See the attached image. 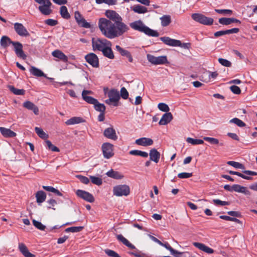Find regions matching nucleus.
I'll return each mask as SVG.
<instances>
[{
	"mask_svg": "<svg viewBox=\"0 0 257 257\" xmlns=\"http://www.w3.org/2000/svg\"><path fill=\"white\" fill-rule=\"evenodd\" d=\"M158 108L162 111L168 112L170 108L167 104L164 103H160L158 105Z\"/></svg>",
	"mask_w": 257,
	"mask_h": 257,
	"instance_id": "603ef678",
	"label": "nucleus"
},
{
	"mask_svg": "<svg viewBox=\"0 0 257 257\" xmlns=\"http://www.w3.org/2000/svg\"><path fill=\"white\" fill-rule=\"evenodd\" d=\"M110 42L105 39L98 38H92V46L93 50L102 51Z\"/></svg>",
	"mask_w": 257,
	"mask_h": 257,
	"instance_id": "7ed1b4c3",
	"label": "nucleus"
},
{
	"mask_svg": "<svg viewBox=\"0 0 257 257\" xmlns=\"http://www.w3.org/2000/svg\"><path fill=\"white\" fill-rule=\"evenodd\" d=\"M227 164L229 165H230L235 168H239L241 169H244V166L241 163H239L235 161H228L227 162Z\"/></svg>",
	"mask_w": 257,
	"mask_h": 257,
	"instance_id": "49530a36",
	"label": "nucleus"
},
{
	"mask_svg": "<svg viewBox=\"0 0 257 257\" xmlns=\"http://www.w3.org/2000/svg\"><path fill=\"white\" fill-rule=\"evenodd\" d=\"M103 135L106 138L113 141L117 139L116 131L112 126L105 129L103 132Z\"/></svg>",
	"mask_w": 257,
	"mask_h": 257,
	"instance_id": "dca6fc26",
	"label": "nucleus"
},
{
	"mask_svg": "<svg viewBox=\"0 0 257 257\" xmlns=\"http://www.w3.org/2000/svg\"><path fill=\"white\" fill-rule=\"evenodd\" d=\"M74 17L78 24L81 27L85 28H90L91 27L90 24L85 21L78 11H76L75 12Z\"/></svg>",
	"mask_w": 257,
	"mask_h": 257,
	"instance_id": "f8f14e48",
	"label": "nucleus"
},
{
	"mask_svg": "<svg viewBox=\"0 0 257 257\" xmlns=\"http://www.w3.org/2000/svg\"><path fill=\"white\" fill-rule=\"evenodd\" d=\"M191 18L195 22L207 26L211 25L214 21L212 18L207 17L200 13L192 14Z\"/></svg>",
	"mask_w": 257,
	"mask_h": 257,
	"instance_id": "20e7f679",
	"label": "nucleus"
},
{
	"mask_svg": "<svg viewBox=\"0 0 257 257\" xmlns=\"http://www.w3.org/2000/svg\"><path fill=\"white\" fill-rule=\"evenodd\" d=\"M130 26L133 30L143 33L147 36L156 37L159 36V33L157 31L150 29L141 20L132 22L130 24Z\"/></svg>",
	"mask_w": 257,
	"mask_h": 257,
	"instance_id": "f03ea898",
	"label": "nucleus"
},
{
	"mask_svg": "<svg viewBox=\"0 0 257 257\" xmlns=\"http://www.w3.org/2000/svg\"><path fill=\"white\" fill-rule=\"evenodd\" d=\"M192 176V173L183 172L178 174V177L180 179L189 178Z\"/></svg>",
	"mask_w": 257,
	"mask_h": 257,
	"instance_id": "052dcab7",
	"label": "nucleus"
},
{
	"mask_svg": "<svg viewBox=\"0 0 257 257\" xmlns=\"http://www.w3.org/2000/svg\"><path fill=\"white\" fill-rule=\"evenodd\" d=\"M218 61L222 65L224 66L230 67L231 66V63L226 59L219 58Z\"/></svg>",
	"mask_w": 257,
	"mask_h": 257,
	"instance_id": "4d7b16f0",
	"label": "nucleus"
},
{
	"mask_svg": "<svg viewBox=\"0 0 257 257\" xmlns=\"http://www.w3.org/2000/svg\"><path fill=\"white\" fill-rule=\"evenodd\" d=\"M230 123H233L237 125L239 127H243L245 126V124L241 120L238 118H233L229 120Z\"/></svg>",
	"mask_w": 257,
	"mask_h": 257,
	"instance_id": "79ce46f5",
	"label": "nucleus"
},
{
	"mask_svg": "<svg viewBox=\"0 0 257 257\" xmlns=\"http://www.w3.org/2000/svg\"><path fill=\"white\" fill-rule=\"evenodd\" d=\"M45 142H46L47 148L49 150H50L53 152H59L60 151V150L59 149V148H57V147L55 146L54 145H53L52 144V143L51 142V141H50L49 140H47V141H46Z\"/></svg>",
	"mask_w": 257,
	"mask_h": 257,
	"instance_id": "de8ad7c7",
	"label": "nucleus"
},
{
	"mask_svg": "<svg viewBox=\"0 0 257 257\" xmlns=\"http://www.w3.org/2000/svg\"><path fill=\"white\" fill-rule=\"evenodd\" d=\"M228 173L230 174H231V175H236L238 176H239L240 177H241L242 178H243L244 179H246V180H251L252 179V178L251 177H249V176H245L238 172H235V171H228Z\"/></svg>",
	"mask_w": 257,
	"mask_h": 257,
	"instance_id": "864d4df0",
	"label": "nucleus"
},
{
	"mask_svg": "<svg viewBox=\"0 0 257 257\" xmlns=\"http://www.w3.org/2000/svg\"><path fill=\"white\" fill-rule=\"evenodd\" d=\"M161 24L162 27H167L171 23V17L170 15H163L160 18Z\"/></svg>",
	"mask_w": 257,
	"mask_h": 257,
	"instance_id": "c85d7f7f",
	"label": "nucleus"
},
{
	"mask_svg": "<svg viewBox=\"0 0 257 257\" xmlns=\"http://www.w3.org/2000/svg\"><path fill=\"white\" fill-rule=\"evenodd\" d=\"M33 225L38 229L41 230H44L46 228V226L43 225L41 222L37 221L35 219L33 220Z\"/></svg>",
	"mask_w": 257,
	"mask_h": 257,
	"instance_id": "3c124183",
	"label": "nucleus"
},
{
	"mask_svg": "<svg viewBox=\"0 0 257 257\" xmlns=\"http://www.w3.org/2000/svg\"><path fill=\"white\" fill-rule=\"evenodd\" d=\"M117 239L120 242H121L123 244L127 246L128 247L135 249V246L130 243L127 239H126L124 237H123L121 234H118L116 235Z\"/></svg>",
	"mask_w": 257,
	"mask_h": 257,
	"instance_id": "cd10ccee",
	"label": "nucleus"
},
{
	"mask_svg": "<svg viewBox=\"0 0 257 257\" xmlns=\"http://www.w3.org/2000/svg\"><path fill=\"white\" fill-rule=\"evenodd\" d=\"M203 140L209 142L211 144L217 145L219 144L218 140L214 138L205 137L203 138Z\"/></svg>",
	"mask_w": 257,
	"mask_h": 257,
	"instance_id": "5fc2aeb1",
	"label": "nucleus"
},
{
	"mask_svg": "<svg viewBox=\"0 0 257 257\" xmlns=\"http://www.w3.org/2000/svg\"><path fill=\"white\" fill-rule=\"evenodd\" d=\"M94 107L96 111L100 112H104L105 110V106L102 103H100L98 101L97 103L94 104Z\"/></svg>",
	"mask_w": 257,
	"mask_h": 257,
	"instance_id": "37998d69",
	"label": "nucleus"
},
{
	"mask_svg": "<svg viewBox=\"0 0 257 257\" xmlns=\"http://www.w3.org/2000/svg\"><path fill=\"white\" fill-rule=\"evenodd\" d=\"M161 245L165 247L166 249L170 250L171 252V254L172 255H175V254L182 255L183 254V252H179L174 249L168 242L164 243L162 242V244H161Z\"/></svg>",
	"mask_w": 257,
	"mask_h": 257,
	"instance_id": "f704fd0d",
	"label": "nucleus"
},
{
	"mask_svg": "<svg viewBox=\"0 0 257 257\" xmlns=\"http://www.w3.org/2000/svg\"><path fill=\"white\" fill-rule=\"evenodd\" d=\"M115 49L122 56L126 57L130 53L128 51L123 49L119 45H116Z\"/></svg>",
	"mask_w": 257,
	"mask_h": 257,
	"instance_id": "09e8293b",
	"label": "nucleus"
},
{
	"mask_svg": "<svg viewBox=\"0 0 257 257\" xmlns=\"http://www.w3.org/2000/svg\"><path fill=\"white\" fill-rule=\"evenodd\" d=\"M14 28L17 34L20 36L28 37L30 35V34L27 29L21 23H15L14 25Z\"/></svg>",
	"mask_w": 257,
	"mask_h": 257,
	"instance_id": "9b49d317",
	"label": "nucleus"
},
{
	"mask_svg": "<svg viewBox=\"0 0 257 257\" xmlns=\"http://www.w3.org/2000/svg\"><path fill=\"white\" fill-rule=\"evenodd\" d=\"M12 45L14 47V50L17 56L23 60L26 59L27 55L24 53V52L23 50L22 44L19 42L13 41Z\"/></svg>",
	"mask_w": 257,
	"mask_h": 257,
	"instance_id": "9d476101",
	"label": "nucleus"
},
{
	"mask_svg": "<svg viewBox=\"0 0 257 257\" xmlns=\"http://www.w3.org/2000/svg\"><path fill=\"white\" fill-rule=\"evenodd\" d=\"M135 143L139 146L147 147L153 145V141L150 138H141L136 140Z\"/></svg>",
	"mask_w": 257,
	"mask_h": 257,
	"instance_id": "f3484780",
	"label": "nucleus"
},
{
	"mask_svg": "<svg viewBox=\"0 0 257 257\" xmlns=\"http://www.w3.org/2000/svg\"><path fill=\"white\" fill-rule=\"evenodd\" d=\"M215 11L218 13L221 14H224V15H231L232 14V11L230 10H219V9H215Z\"/></svg>",
	"mask_w": 257,
	"mask_h": 257,
	"instance_id": "338daca9",
	"label": "nucleus"
},
{
	"mask_svg": "<svg viewBox=\"0 0 257 257\" xmlns=\"http://www.w3.org/2000/svg\"><path fill=\"white\" fill-rule=\"evenodd\" d=\"M232 188L233 189V191L235 192L242 193L245 195H250V192L246 189V188L243 186H241L240 185H233L232 186Z\"/></svg>",
	"mask_w": 257,
	"mask_h": 257,
	"instance_id": "393cba45",
	"label": "nucleus"
},
{
	"mask_svg": "<svg viewBox=\"0 0 257 257\" xmlns=\"http://www.w3.org/2000/svg\"><path fill=\"white\" fill-rule=\"evenodd\" d=\"M90 179H91L92 183L94 184H96L97 185L99 186V185H101L102 183V180L100 178L95 177V176H90Z\"/></svg>",
	"mask_w": 257,
	"mask_h": 257,
	"instance_id": "8fccbe9b",
	"label": "nucleus"
},
{
	"mask_svg": "<svg viewBox=\"0 0 257 257\" xmlns=\"http://www.w3.org/2000/svg\"><path fill=\"white\" fill-rule=\"evenodd\" d=\"M13 42L8 37L5 36L2 37L0 43L3 47L6 48L9 44H12Z\"/></svg>",
	"mask_w": 257,
	"mask_h": 257,
	"instance_id": "e433bc0d",
	"label": "nucleus"
},
{
	"mask_svg": "<svg viewBox=\"0 0 257 257\" xmlns=\"http://www.w3.org/2000/svg\"><path fill=\"white\" fill-rule=\"evenodd\" d=\"M108 96L109 99L105 100V102L108 105H111L113 103L114 106L118 105V101L120 99V95L118 90L115 89H111L108 92Z\"/></svg>",
	"mask_w": 257,
	"mask_h": 257,
	"instance_id": "39448f33",
	"label": "nucleus"
},
{
	"mask_svg": "<svg viewBox=\"0 0 257 257\" xmlns=\"http://www.w3.org/2000/svg\"><path fill=\"white\" fill-rule=\"evenodd\" d=\"M45 24L51 26H54L57 25L58 21L53 19H49L45 21Z\"/></svg>",
	"mask_w": 257,
	"mask_h": 257,
	"instance_id": "774afa93",
	"label": "nucleus"
},
{
	"mask_svg": "<svg viewBox=\"0 0 257 257\" xmlns=\"http://www.w3.org/2000/svg\"><path fill=\"white\" fill-rule=\"evenodd\" d=\"M106 175L111 178L114 179H121L124 177V176L120 172L111 169L106 173Z\"/></svg>",
	"mask_w": 257,
	"mask_h": 257,
	"instance_id": "5701e85b",
	"label": "nucleus"
},
{
	"mask_svg": "<svg viewBox=\"0 0 257 257\" xmlns=\"http://www.w3.org/2000/svg\"><path fill=\"white\" fill-rule=\"evenodd\" d=\"M35 131L37 135L43 139H46L48 138V135L46 134L43 130L40 127H35Z\"/></svg>",
	"mask_w": 257,
	"mask_h": 257,
	"instance_id": "58836bf2",
	"label": "nucleus"
},
{
	"mask_svg": "<svg viewBox=\"0 0 257 257\" xmlns=\"http://www.w3.org/2000/svg\"><path fill=\"white\" fill-rule=\"evenodd\" d=\"M84 120L83 119L80 117H73L68 120H67L65 123L67 125H73L75 124H78L82 122H84Z\"/></svg>",
	"mask_w": 257,
	"mask_h": 257,
	"instance_id": "c756f323",
	"label": "nucleus"
},
{
	"mask_svg": "<svg viewBox=\"0 0 257 257\" xmlns=\"http://www.w3.org/2000/svg\"><path fill=\"white\" fill-rule=\"evenodd\" d=\"M36 197L37 202L40 204L45 200L46 198V194L45 192L43 191H39L36 194Z\"/></svg>",
	"mask_w": 257,
	"mask_h": 257,
	"instance_id": "7c9ffc66",
	"label": "nucleus"
},
{
	"mask_svg": "<svg viewBox=\"0 0 257 257\" xmlns=\"http://www.w3.org/2000/svg\"><path fill=\"white\" fill-rule=\"evenodd\" d=\"M96 3L98 4L105 3L109 6L116 5L117 0H95Z\"/></svg>",
	"mask_w": 257,
	"mask_h": 257,
	"instance_id": "a18cd8bd",
	"label": "nucleus"
},
{
	"mask_svg": "<svg viewBox=\"0 0 257 257\" xmlns=\"http://www.w3.org/2000/svg\"><path fill=\"white\" fill-rule=\"evenodd\" d=\"M230 90L234 94H239L241 93L240 89L236 85H232L230 87Z\"/></svg>",
	"mask_w": 257,
	"mask_h": 257,
	"instance_id": "69168bd1",
	"label": "nucleus"
},
{
	"mask_svg": "<svg viewBox=\"0 0 257 257\" xmlns=\"http://www.w3.org/2000/svg\"><path fill=\"white\" fill-rule=\"evenodd\" d=\"M164 44L170 46H181V42L180 40L171 39L168 37H163L160 38Z\"/></svg>",
	"mask_w": 257,
	"mask_h": 257,
	"instance_id": "2eb2a0df",
	"label": "nucleus"
},
{
	"mask_svg": "<svg viewBox=\"0 0 257 257\" xmlns=\"http://www.w3.org/2000/svg\"><path fill=\"white\" fill-rule=\"evenodd\" d=\"M132 10L135 13L138 14H144L147 12V9L143 6L138 5L131 8Z\"/></svg>",
	"mask_w": 257,
	"mask_h": 257,
	"instance_id": "72a5a7b5",
	"label": "nucleus"
},
{
	"mask_svg": "<svg viewBox=\"0 0 257 257\" xmlns=\"http://www.w3.org/2000/svg\"><path fill=\"white\" fill-rule=\"evenodd\" d=\"M51 6H40L38 8L40 12L44 15H49L52 12L51 9Z\"/></svg>",
	"mask_w": 257,
	"mask_h": 257,
	"instance_id": "473e14b6",
	"label": "nucleus"
},
{
	"mask_svg": "<svg viewBox=\"0 0 257 257\" xmlns=\"http://www.w3.org/2000/svg\"><path fill=\"white\" fill-rule=\"evenodd\" d=\"M23 106L26 108L32 110L35 114H39V108L33 102L30 101H26L23 103Z\"/></svg>",
	"mask_w": 257,
	"mask_h": 257,
	"instance_id": "a211bd4d",
	"label": "nucleus"
},
{
	"mask_svg": "<svg viewBox=\"0 0 257 257\" xmlns=\"http://www.w3.org/2000/svg\"><path fill=\"white\" fill-rule=\"evenodd\" d=\"M130 193V189L127 185H118L113 188V195L116 196H127Z\"/></svg>",
	"mask_w": 257,
	"mask_h": 257,
	"instance_id": "0eeeda50",
	"label": "nucleus"
},
{
	"mask_svg": "<svg viewBox=\"0 0 257 257\" xmlns=\"http://www.w3.org/2000/svg\"><path fill=\"white\" fill-rule=\"evenodd\" d=\"M0 132L5 137H14L16 136V134L10 129L5 127H0Z\"/></svg>",
	"mask_w": 257,
	"mask_h": 257,
	"instance_id": "bb28decb",
	"label": "nucleus"
},
{
	"mask_svg": "<svg viewBox=\"0 0 257 257\" xmlns=\"http://www.w3.org/2000/svg\"><path fill=\"white\" fill-rule=\"evenodd\" d=\"M186 141L187 143L193 145L203 144L204 143V141L202 140L194 139L191 138H187Z\"/></svg>",
	"mask_w": 257,
	"mask_h": 257,
	"instance_id": "a19ab883",
	"label": "nucleus"
},
{
	"mask_svg": "<svg viewBox=\"0 0 257 257\" xmlns=\"http://www.w3.org/2000/svg\"><path fill=\"white\" fill-rule=\"evenodd\" d=\"M113 145L109 143H103L102 145V150L104 158L109 159L113 156Z\"/></svg>",
	"mask_w": 257,
	"mask_h": 257,
	"instance_id": "1a4fd4ad",
	"label": "nucleus"
},
{
	"mask_svg": "<svg viewBox=\"0 0 257 257\" xmlns=\"http://www.w3.org/2000/svg\"><path fill=\"white\" fill-rule=\"evenodd\" d=\"M83 226H73L66 228L65 229V231L71 232H78L81 231L83 229Z\"/></svg>",
	"mask_w": 257,
	"mask_h": 257,
	"instance_id": "c03bdc74",
	"label": "nucleus"
},
{
	"mask_svg": "<svg viewBox=\"0 0 257 257\" xmlns=\"http://www.w3.org/2000/svg\"><path fill=\"white\" fill-rule=\"evenodd\" d=\"M150 161H153L156 163H158L160 157V153L156 149H151L149 153Z\"/></svg>",
	"mask_w": 257,
	"mask_h": 257,
	"instance_id": "b1692460",
	"label": "nucleus"
},
{
	"mask_svg": "<svg viewBox=\"0 0 257 257\" xmlns=\"http://www.w3.org/2000/svg\"><path fill=\"white\" fill-rule=\"evenodd\" d=\"M35 1L42 6H51L52 3L50 0H35Z\"/></svg>",
	"mask_w": 257,
	"mask_h": 257,
	"instance_id": "0e129e2a",
	"label": "nucleus"
},
{
	"mask_svg": "<svg viewBox=\"0 0 257 257\" xmlns=\"http://www.w3.org/2000/svg\"><path fill=\"white\" fill-rule=\"evenodd\" d=\"M105 16L109 19V20L113 21L115 24L122 25V26H127L122 22V18L114 11H106Z\"/></svg>",
	"mask_w": 257,
	"mask_h": 257,
	"instance_id": "423d86ee",
	"label": "nucleus"
},
{
	"mask_svg": "<svg viewBox=\"0 0 257 257\" xmlns=\"http://www.w3.org/2000/svg\"><path fill=\"white\" fill-rule=\"evenodd\" d=\"M76 177L83 184H87L89 182V179L87 177L83 176L82 175H77Z\"/></svg>",
	"mask_w": 257,
	"mask_h": 257,
	"instance_id": "e2e57ef3",
	"label": "nucleus"
},
{
	"mask_svg": "<svg viewBox=\"0 0 257 257\" xmlns=\"http://www.w3.org/2000/svg\"><path fill=\"white\" fill-rule=\"evenodd\" d=\"M173 119V115L171 112H166L162 116L159 122L160 125H166L169 123Z\"/></svg>",
	"mask_w": 257,
	"mask_h": 257,
	"instance_id": "6ab92c4d",
	"label": "nucleus"
},
{
	"mask_svg": "<svg viewBox=\"0 0 257 257\" xmlns=\"http://www.w3.org/2000/svg\"><path fill=\"white\" fill-rule=\"evenodd\" d=\"M98 27L101 33L106 38L112 39L122 36L129 30L127 26L115 24L105 18H100L98 21Z\"/></svg>",
	"mask_w": 257,
	"mask_h": 257,
	"instance_id": "f257e3e1",
	"label": "nucleus"
},
{
	"mask_svg": "<svg viewBox=\"0 0 257 257\" xmlns=\"http://www.w3.org/2000/svg\"><path fill=\"white\" fill-rule=\"evenodd\" d=\"M105 252L106 254L110 257H120L118 254L110 249H105Z\"/></svg>",
	"mask_w": 257,
	"mask_h": 257,
	"instance_id": "bf43d9fd",
	"label": "nucleus"
},
{
	"mask_svg": "<svg viewBox=\"0 0 257 257\" xmlns=\"http://www.w3.org/2000/svg\"><path fill=\"white\" fill-rule=\"evenodd\" d=\"M82 97L84 101L89 104H94L98 102L97 99L88 95L82 96Z\"/></svg>",
	"mask_w": 257,
	"mask_h": 257,
	"instance_id": "ea45409f",
	"label": "nucleus"
},
{
	"mask_svg": "<svg viewBox=\"0 0 257 257\" xmlns=\"http://www.w3.org/2000/svg\"><path fill=\"white\" fill-rule=\"evenodd\" d=\"M19 248L25 257H34V255L29 252L27 247L23 243L19 244Z\"/></svg>",
	"mask_w": 257,
	"mask_h": 257,
	"instance_id": "a878e982",
	"label": "nucleus"
},
{
	"mask_svg": "<svg viewBox=\"0 0 257 257\" xmlns=\"http://www.w3.org/2000/svg\"><path fill=\"white\" fill-rule=\"evenodd\" d=\"M147 58L149 62L153 65H161L167 62V57L161 56L155 57L151 54H147Z\"/></svg>",
	"mask_w": 257,
	"mask_h": 257,
	"instance_id": "6e6552de",
	"label": "nucleus"
},
{
	"mask_svg": "<svg viewBox=\"0 0 257 257\" xmlns=\"http://www.w3.org/2000/svg\"><path fill=\"white\" fill-rule=\"evenodd\" d=\"M85 58L86 61L93 67L98 66V58L96 54L93 53H89L85 56Z\"/></svg>",
	"mask_w": 257,
	"mask_h": 257,
	"instance_id": "4468645a",
	"label": "nucleus"
},
{
	"mask_svg": "<svg viewBox=\"0 0 257 257\" xmlns=\"http://www.w3.org/2000/svg\"><path fill=\"white\" fill-rule=\"evenodd\" d=\"M213 202L215 204L221 206L228 205L229 204V202H228L223 201L219 199H213Z\"/></svg>",
	"mask_w": 257,
	"mask_h": 257,
	"instance_id": "680f3d73",
	"label": "nucleus"
},
{
	"mask_svg": "<svg viewBox=\"0 0 257 257\" xmlns=\"http://www.w3.org/2000/svg\"><path fill=\"white\" fill-rule=\"evenodd\" d=\"M30 72L34 76L37 77H46V75L40 69L34 66L31 67Z\"/></svg>",
	"mask_w": 257,
	"mask_h": 257,
	"instance_id": "2f4dec72",
	"label": "nucleus"
},
{
	"mask_svg": "<svg viewBox=\"0 0 257 257\" xmlns=\"http://www.w3.org/2000/svg\"><path fill=\"white\" fill-rule=\"evenodd\" d=\"M219 23L223 25H228L230 24V18H221L219 19Z\"/></svg>",
	"mask_w": 257,
	"mask_h": 257,
	"instance_id": "6e6d98bb",
	"label": "nucleus"
},
{
	"mask_svg": "<svg viewBox=\"0 0 257 257\" xmlns=\"http://www.w3.org/2000/svg\"><path fill=\"white\" fill-rule=\"evenodd\" d=\"M121 97L124 99H126L128 97V93L127 90L124 87H122L120 89V94L119 95Z\"/></svg>",
	"mask_w": 257,
	"mask_h": 257,
	"instance_id": "13d9d810",
	"label": "nucleus"
},
{
	"mask_svg": "<svg viewBox=\"0 0 257 257\" xmlns=\"http://www.w3.org/2000/svg\"><path fill=\"white\" fill-rule=\"evenodd\" d=\"M111 43L110 42L101 52L104 56L110 59H113L114 58L113 52L111 48Z\"/></svg>",
	"mask_w": 257,
	"mask_h": 257,
	"instance_id": "aec40b11",
	"label": "nucleus"
},
{
	"mask_svg": "<svg viewBox=\"0 0 257 257\" xmlns=\"http://www.w3.org/2000/svg\"><path fill=\"white\" fill-rule=\"evenodd\" d=\"M76 194L78 197L82 198L87 202L92 203L94 201V198L93 196L88 192L82 190H78L76 191Z\"/></svg>",
	"mask_w": 257,
	"mask_h": 257,
	"instance_id": "ddd939ff",
	"label": "nucleus"
},
{
	"mask_svg": "<svg viewBox=\"0 0 257 257\" xmlns=\"http://www.w3.org/2000/svg\"><path fill=\"white\" fill-rule=\"evenodd\" d=\"M52 55L53 57L57 58L64 62H67L68 60L67 56L59 50H56L53 51Z\"/></svg>",
	"mask_w": 257,
	"mask_h": 257,
	"instance_id": "412c9836",
	"label": "nucleus"
},
{
	"mask_svg": "<svg viewBox=\"0 0 257 257\" xmlns=\"http://www.w3.org/2000/svg\"><path fill=\"white\" fill-rule=\"evenodd\" d=\"M193 245L200 250L204 251L207 253H212L214 252V250L208 246L205 245L204 244L199 242H194Z\"/></svg>",
	"mask_w": 257,
	"mask_h": 257,
	"instance_id": "4be33fe9",
	"label": "nucleus"
},
{
	"mask_svg": "<svg viewBox=\"0 0 257 257\" xmlns=\"http://www.w3.org/2000/svg\"><path fill=\"white\" fill-rule=\"evenodd\" d=\"M8 87L10 91L16 95H24L25 93V90L24 89H19L16 88L12 85H9Z\"/></svg>",
	"mask_w": 257,
	"mask_h": 257,
	"instance_id": "4c0bfd02",
	"label": "nucleus"
},
{
	"mask_svg": "<svg viewBox=\"0 0 257 257\" xmlns=\"http://www.w3.org/2000/svg\"><path fill=\"white\" fill-rule=\"evenodd\" d=\"M60 13L63 19L68 20L70 18V15L66 6H63L61 7Z\"/></svg>",
	"mask_w": 257,
	"mask_h": 257,
	"instance_id": "c9c22d12",
	"label": "nucleus"
}]
</instances>
